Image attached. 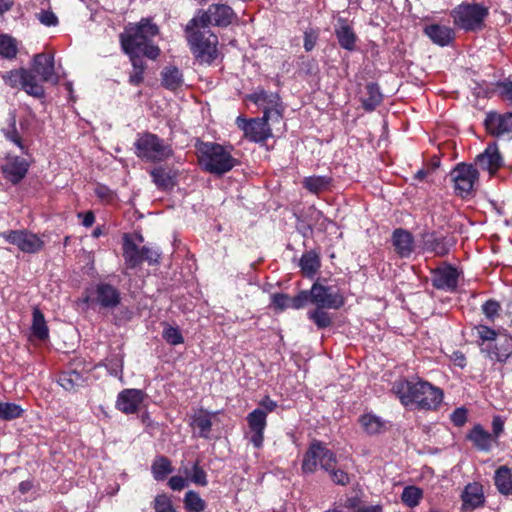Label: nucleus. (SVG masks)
<instances>
[{"instance_id":"1","label":"nucleus","mask_w":512,"mask_h":512,"mask_svg":"<svg viewBox=\"0 0 512 512\" xmlns=\"http://www.w3.org/2000/svg\"><path fill=\"white\" fill-rule=\"evenodd\" d=\"M159 33L160 28L151 17L142 18L136 24L130 23V84L139 85L144 81L145 58L151 61L159 58L161 49L153 40Z\"/></svg>"},{"instance_id":"2","label":"nucleus","mask_w":512,"mask_h":512,"mask_svg":"<svg viewBox=\"0 0 512 512\" xmlns=\"http://www.w3.org/2000/svg\"><path fill=\"white\" fill-rule=\"evenodd\" d=\"M391 391L404 407H413L419 411H437L444 399L440 387L422 379H399L393 383Z\"/></svg>"},{"instance_id":"3","label":"nucleus","mask_w":512,"mask_h":512,"mask_svg":"<svg viewBox=\"0 0 512 512\" xmlns=\"http://www.w3.org/2000/svg\"><path fill=\"white\" fill-rule=\"evenodd\" d=\"M185 37L191 53L199 64L211 65L218 56V37L209 28L204 29L196 20L185 27Z\"/></svg>"},{"instance_id":"4","label":"nucleus","mask_w":512,"mask_h":512,"mask_svg":"<svg viewBox=\"0 0 512 512\" xmlns=\"http://www.w3.org/2000/svg\"><path fill=\"white\" fill-rule=\"evenodd\" d=\"M345 297L336 286H326L316 280L309 290H301L292 297L291 306L293 309H302L308 303L315 307L338 310L345 304Z\"/></svg>"},{"instance_id":"5","label":"nucleus","mask_w":512,"mask_h":512,"mask_svg":"<svg viewBox=\"0 0 512 512\" xmlns=\"http://www.w3.org/2000/svg\"><path fill=\"white\" fill-rule=\"evenodd\" d=\"M198 160L202 169L215 176H223L238 165L231 155L232 146L227 147L215 142H200L196 145Z\"/></svg>"},{"instance_id":"6","label":"nucleus","mask_w":512,"mask_h":512,"mask_svg":"<svg viewBox=\"0 0 512 512\" xmlns=\"http://www.w3.org/2000/svg\"><path fill=\"white\" fill-rule=\"evenodd\" d=\"M135 152L146 162L160 163L170 159L174 152L170 144L158 135L146 132L135 142Z\"/></svg>"},{"instance_id":"7","label":"nucleus","mask_w":512,"mask_h":512,"mask_svg":"<svg viewBox=\"0 0 512 512\" xmlns=\"http://www.w3.org/2000/svg\"><path fill=\"white\" fill-rule=\"evenodd\" d=\"M489 9L479 3H461L451 11L454 24L465 31H480L485 26Z\"/></svg>"},{"instance_id":"8","label":"nucleus","mask_w":512,"mask_h":512,"mask_svg":"<svg viewBox=\"0 0 512 512\" xmlns=\"http://www.w3.org/2000/svg\"><path fill=\"white\" fill-rule=\"evenodd\" d=\"M453 183V192L461 199H469L475 195V186L479 182L478 169L473 164L458 163L449 173Z\"/></svg>"},{"instance_id":"9","label":"nucleus","mask_w":512,"mask_h":512,"mask_svg":"<svg viewBox=\"0 0 512 512\" xmlns=\"http://www.w3.org/2000/svg\"><path fill=\"white\" fill-rule=\"evenodd\" d=\"M333 463H337L336 454L324 442L314 439L303 455L301 470L303 474H313L318 465L321 469L328 470Z\"/></svg>"},{"instance_id":"10","label":"nucleus","mask_w":512,"mask_h":512,"mask_svg":"<svg viewBox=\"0 0 512 512\" xmlns=\"http://www.w3.org/2000/svg\"><path fill=\"white\" fill-rule=\"evenodd\" d=\"M235 18L236 13L229 5L214 3L209 5L207 10L199 9L192 20H196L200 26L207 29L211 25L226 28L232 24Z\"/></svg>"},{"instance_id":"11","label":"nucleus","mask_w":512,"mask_h":512,"mask_svg":"<svg viewBox=\"0 0 512 512\" xmlns=\"http://www.w3.org/2000/svg\"><path fill=\"white\" fill-rule=\"evenodd\" d=\"M2 80L11 88H21L28 95L42 98L44 87L38 82L35 75L26 68L13 69L2 74Z\"/></svg>"},{"instance_id":"12","label":"nucleus","mask_w":512,"mask_h":512,"mask_svg":"<svg viewBox=\"0 0 512 512\" xmlns=\"http://www.w3.org/2000/svg\"><path fill=\"white\" fill-rule=\"evenodd\" d=\"M1 236L24 253H38L44 247V241L38 235L26 229L10 230L1 233Z\"/></svg>"},{"instance_id":"13","label":"nucleus","mask_w":512,"mask_h":512,"mask_svg":"<svg viewBox=\"0 0 512 512\" xmlns=\"http://www.w3.org/2000/svg\"><path fill=\"white\" fill-rule=\"evenodd\" d=\"M484 126L491 136L512 138V112L498 113L490 111L486 113Z\"/></svg>"},{"instance_id":"14","label":"nucleus","mask_w":512,"mask_h":512,"mask_svg":"<svg viewBox=\"0 0 512 512\" xmlns=\"http://www.w3.org/2000/svg\"><path fill=\"white\" fill-rule=\"evenodd\" d=\"M236 123L244 132L245 137L251 142L263 143L272 136L270 125H266L261 117L245 119L239 116L236 119Z\"/></svg>"},{"instance_id":"15","label":"nucleus","mask_w":512,"mask_h":512,"mask_svg":"<svg viewBox=\"0 0 512 512\" xmlns=\"http://www.w3.org/2000/svg\"><path fill=\"white\" fill-rule=\"evenodd\" d=\"M459 276L455 266L445 263L432 271V286L438 290L453 292L457 289Z\"/></svg>"},{"instance_id":"16","label":"nucleus","mask_w":512,"mask_h":512,"mask_svg":"<svg viewBox=\"0 0 512 512\" xmlns=\"http://www.w3.org/2000/svg\"><path fill=\"white\" fill-rule=\"evenodd\" d=\"M31 71L35 77L39 76L42 82L57 83L58 77L55 75L54 56L47 53H38L33 56Z\"/></svg>"},{"instance_id":"17","label":"nucleus","mask_w":512,"mask_h":512,"mask_svg":"<svg viewBox=\"0 0 512 512\" xmlns=\"http://www.w3.org/2000/svg\"><path fill=\"white\" fill-rule=\"evenodd\" d=\"M246 421L251 432L250 442L255 448H262L267 426L266 414L262 410L254 409L247 415Z\"/></svg>"},{"instance_id":"18","label":"nucleus","mask_w":512,"mask_h":512,"mask_svg":"<svg viewBox=\"0 0 512 512\" xmlns=\"http://www.w3.org/2000/svg\"><path fill=\"white\" fill-rule=\"evenodd\" d=\"M161 251L158 248L143 246L138 247L130 239V269L144 262L148 265H157L160 263Z\"/></svg>"},{"instance_id":"19","label":"nucleus","mask_w":512,"mask_h":512,"mask_svg":"<svg viewBox=\"0 0 512 512\" xmlns=\"http://www.w3.org/2000/svg\"><path fill=\"white\" fill-rule=\"evenodd\" d=\"M503 336V339H499L494 344H488L481 351L486 353L489 359L505 364L512 356V335L505 333Z\"/></svg>"},{"instance_id":"20","label":"nucleus","mask_w":512,"mask_h":512,"mask_svg":"<svg viewBox=\"0 0 512 512\" xmlns=\"http://www.w3.org/2000/svg\"><path fill=\"white\" fill-rule=\"evenodd\" d=\"M423 250L433 253L436 256L443 257L450 252L452 243L446 236L439 235L437 232L422 233Z\"/></svg>"},{"instance_id":"21","label":"nucleus","mask_w":512,"mask_h":512,"mask_svg":"<svg viewBox=\"0 0 512 512\" xmlns=\"http://www.w3.org/2000/svg\"><path fill=\"white\" fill-rule=\"evenodd\" d=\"M462 510L473 511L485 503L483 486L478 482L468 483L461 493Z\"/></svg>"},{"instance_id":"22","label":"nucleus","mask_w":512,"mask_h":512,"mask_svg":"<svg viewBox=\"0 0 512 512\" xmlns=\"http://www.w3.org/2000/svg\"><path fill=\"white\" fill-rule=\"evenodd\" d=\"M476 165L482 170H486L490 175H494L503 165V158L494 143L476 157Z\"/></svg>"},{"instance_id":"23","label":"nucleus","mask_w":512,"mask_h":512,"mask_svg":"<svg viewBox=\"0 0 512 512\" xmlns=\"http://www.w3.org/2000/svg\"><path fill=\"white\" fill-rule=\"evenodd\" d=\"M466 440L470 441L477 451L488 453L496 444L493 435L477 423L466 434Z\"/></svg>"},{"instance_id":"24","label":"nucleus","mask_w":512,"mask_h":512,"mask_svg":"<svg viewBox=\"0 0 512 512\" xmlns=\"http://www.w3.org/2000/svg\"><path fill=\"white\" fill-rule=\"evenodd\" d=\"M150 175L159 190H172L177 185L178 173L168 166H157L151 170Z\"/></svg>"},{"instance_id":"25","label":"nucleus","mask_w":512,"mask_h":512,"mask_svg":"<svg viewBox=\"0 0 512 512\" xmlns=\"http://www.w3.org/2000/svg\"><path fill=\"white\" fill-rule=\"evenodd\" d=\"M392 244L400 257H409L414 250L413 235L403 228H397L392 234Z\"/></svg>"},{"instance_id":"26","label":"nucleus","mask_w":512,"mask_h":512,"mask_svg":"<svg viewBox=\"0 0 512 512\" xmlns=\"http://www.w3.org/2000/svg\"><path fill=\"white\" fill-rule=\"evenodd\" d=\"M424 34L436 45L448 46L454 40V30L441 24H430L424 28Z\"/></svg>"},{"instance_id":"27","label":"nucleus","mask_w":512,"mask_h":512,"mask_svg":"<svg viewBox=\"0 0 512 512\" xmlns=\"http://www.w3.org/2000/svg\"><path fill=\"white\" fill-rule=\"evenodd\" d=\"M29 164L27 161L20 157L9 158L7 163L3 166V173L5 178L11 183H19L28 171Z\"/></svg>"},{"instance_id":"28","label":"nucleus","mask_w":512,"mask_h":512,"mask_svg":"<svg viewBox=\"0 0 512 512\" xmlns=\"http://www.w3.org/2000/svg\"><path fill=\"white\" fill-rule=\"evenodd\" d=\"M339 26L335 28V36L341 48L347 51L356 49L357 35L345 19H338Z\"/></svg>"},{"instance_id":"29","label":"nucleus","mask_w":512,"mask_h":512,"mask_svg":"<svg viewBox=\"0 0 512 512\" xmlns=\"http://www.w3.org/2000/svg\"><path fill=\"white\" fill-rule=\"evenodd\" d=\"M161 85L172 92L179 90L184 85L183 72L174 65L165 66L161 71Z\"/></svg>"},{"instance_id":"30","label":"nucleus","mask_w":512,"mask_h":512,"mask_svg":"<svg viewBox=\"0 0 512 512\" xmlns=\"http://www.w3.org/2000/svg\"><path fill=\"white\" fill-rule=\"evenodd\" d=\"M301 273L306 278H313L321 267L320 254L315 250L306 251L299 260Z\"/></svg>"},{"instance_id":"31","label":"nucleus","mask_w":512,"mask_h":512,"mask_svg":"<svg viewBox=\"0 0 512 512\" xmlns=\"http://www.w3.org/2000/svg\"><path fill=\"white\" fill-rule=\"evenodd\" d=\"M96 301L102 307L113 308L119 304V292L109 284H99L96 288Z\"/></svg>"},{"instance_id":"32","label":"nucleus","mask_w":512,"mask_h":512,"mask_svg":"<svg viewBox=\"0 0 512 512\" xmlns=\"http://www.w3.org/2000/svg\"><path fill=\"white\" fill-rule=\"evenodd\" d=\"M383 95L380 87L375 82H369L365 86V96L361 98V104L365 111H374L382 102Z\"/></svg>"},{"instance_id":"33","label":"nucleus","mask_w":512,"mask_h":512,"mask_svg":"<svg viewBox=\"0 0 512 512\" xmlns=\"http://www.w3.org/2000/svg\"><path fill=\"white\" fill-rule=\"evenodd\" d=\"M174 471L172 461L164 455H158L151 464V474L156 481H164Z\"/></svg>"},{"instance_id":"34","label":"nucleus","mask_w":512,"mask_h":512,"mask_svg":"<svg viewBox=\"0 0 512 512\" xmlns=\"http://www.w3.org/2000/svg\"><path fill=\"white\" fill-rule=\"evenodd\" d=\"M494 484L497 490L503 495L512 493V470L502 465L497 468L494 474Z\"/></svg>"},{"instance_id":"35","label":"nucleus","mask_w":512,"mask_h":512,"mask_svg":"<svg viewBox=\"0 0 512 512\" xmlns=\"http://www.w3.org/2000/svg\"><path fill=\"white\" fill-rule=\"evenodd\" d=\"M31 331L32 335L41 341H45L49 337V329L44 314L37 307L33 309Z\"/></svg>"},{"instance_id":"36","label":"nucleus","mask_w":512,"mask_h":512,"mask_svg":"<svg viewBox=\"0 0 512 512\" xmlns=\"http://www.w3.org/2000/svg\"><path fill=\"white\" fill-rule=\"evenodd\" d=\"M5 138L15 144L22 153L27 154V146L16 128V117L11 114L8 119V126L2 129Z\"/></svg>"},{"instance_id":"37","label":"nucleus","mask_w":512,"mask_h":512,"mask_svg":"<svg viewBox=\"0 0 512 512\" xmlns=\"http://www.w3.org/2000/svg\"><path fill=\"white\" fill-rule=\"evenodd\" d=\"M84 382L81 373L75 370L64 371L59 375L58 383L67 391L75 390Z\"/></svg>"},{"instance_id":"38","label":"nucleus","mask_w":512,"mask_h":512,"mask_svg":"<svg viewBox=\"0 0 512 512\" xmlns=\"http://www.w3.org/2000/svg\"><path fill=\"white\" fill-rule=\"evenodd\" d=\"M359 422L363 430L369 435L379 434L384 427L381 418L371 413L361 415Z\"/></svg>"},{"instance_id":"39","label":"nucleus","mask_w":512,"mask_h":512,"mask_svg":"<svg viewBox=\"0 0 512 512\" xmlns=\"http://www.w3.org/2000/svg\"><path fill=\"white\" fill-rule=\"evenodd\" d=\"M183 504L186 512H203L207 507L206 502L194 490H189L185 493Z\"/></svg>"},{"instance_id":"40","label":"nucleus","mask_w":512,"mask_h":512,"mask_svg":"<svg viewBox=\"0 0 512 512\" xmlns=\"http://www.w3.org/2000/svg\"><path fill=\"white\" fill-rule=\"evenodd\" d=\"M330 182L331 178L326 176H309L304 178L302 184L309 192L319 194L328 188Z\"/></svg>"},{"instance_id":"41","label":"nucleus","mask_w":512,"mask_h":512,"mask_svg":"<svg viewBox=\"0 0 512 512\" xmlns=\"http://www.w3.org/2000/svg\"><path fill=\"white\" fill-rule=\"evenodd\" d=\"M326 308L315 307L307 313L308 318L316 325L318 329H325L332 325L333 318Z\"/></svg>"},{"instance_id":"42","label":"nucleus","mask_w":512,"mask_h":512,"mask_svg":"<svg viewBox=\"0 0 512 512\" xmlns=\"http://www.w3.org/2000/svg\"><path fill=\"white\" fill-rule=\"evenodd\" d=\"M193 423L199 429V437L208 439L212 429L210 414L204 410H201L199 414L194 415Z\"/></svg>"},{"instance_id":"43","label":"nucleus","mask_w":512,"mask_h":512,"mask_svg":"<svg viewBox=\"0 0 512 512\" xmlns=\"http://www.w3.org/2000/svg\"><path fill=\"white\" fill-rule=\"evenodd\" d=\"M423 497V491L417 486H406L401 494L402 502L409 508L416 507Z\"/></svg>"},{"instance_id":"44","label":"nucleus","mask_w":512,"mask_h":512,"mask_svg":"<svg viewBox=\"0 0 512 512\" xmlns=\"http://www.w3.org/2000/svg\"><path fill=\"white\" fill-rule=\"evenodd\" d=\"M18 47L16 40L7 35H0V55L8 60L14 59L17 56Z\"/></svg>"},{"instance_id":"45","label":"nucleus","mask_w":512,"mask_h":512,"mask_svg":"<svg viewBox=\"0 0 512 512\" xmlns=\"http://www.w3.org/2000/svg\"><path fill=\"white\" fill-rule=\"evenodd\" d=\"M23 409L15 404L8 402H0V419L11 421L22 416Z\"/></svg>"},{"instance_id":"46","label":"nucleus","mask_w":512,"mask_h":512,"mask_svg":"<svg viewBox=\"0 0 512 512\" xmlns=\"http://www.w3.org/2000/svg\"><path fill=\"white\" fill-rule=\"evenodd\" d=\"M162 338L170 345L176 346L184 343V337L178 327L163 323Z\"/></svg>"},{"instance_id":"47","label":"nucleus","mask_w":512,"mask_h":512,"mask_svg":"<svg viewBox=\"0 0 512 512\" xmlns=\"http://www.w3.org/2000/svg\"><path fill=\"white\" fill-rule=\"evenodd\" d=\"M247 98L256 105L268 104L269 106L276 104L279 100V96L277 94H269L265 90L249 94Z\"/></svg>"},{"instance_id":"48","label":"nucleus","mask_w":512,"mask_h":512,"mask_svg":"<svg viewBox=\"0 0 512 512\" xmlns=\"http://www.w3.org/2000/svg\"><path fill=\"white\" fill-rule=\"evenodd\" d=\"M261 118L266 123V125H270V122L272 124L280 123L283 118V115L281 109L279 108L278 102L271 106L264 107L263 116Z\"/></svg>"},{"instance_id":"49","label":"nucleus","mask_w":512,"mask_h":512,"mask_svg":"<svg viewBox=\"0 0 512 512\" xmlns=\"http://www.w3.org/2000/svg\"><path fill=\"white\" fill-rule=\"evenodd\" d=\"M481 310L487 320L493 323L500 314L501 305L497 300L489 299L482 304Z\"/></svg>"},{"instance_id":"50","label":"nucleus","mask_w":512,"mask_h":512,"mask_svg":"<svg viewBox=\"0 0 512 512\" xmlns=\"http://www.w3.org/2000/svg\"><path fill=\"white\" fill-rule=\"evenodd\" d=\"M153 508L155 512H176L170 496L165 493L158 494L154 498Z\"/></svg>"},{"instance_id":"51","label":"nucleus","mask_w":512,"mask_h":512,"mask_svg":"<svg viewBox=\"0 0 512 512\" xmlns=\"http://www.w3.org/2000/svg\"><path fill=\"white\" fill-rule=\"evenodd\" d=\"M335 465L336 463H333L330 469L325 471L329 473V476L334 484L347 486L350 483L349 474L342 469H336Z\"/></svg>"},{"instance_id":"52","label":"nucleus","mask_w":512,"mask_h":512,"mask_svg":"<svg viewBox=\"0 0 512 512\" xmlns=\"http://www.w3.org/2000/svg\"><path fill=\"white\" fill-rule=\"evenodd\" d=\"M147 399L148 395L142 390L130 388V414L137 413L141 404Z\"/></svg>"},{"instance_id":"53","label":"nucleus","mask_w":512,"mask_h":512,"mask_svg":"<svg viewBox=\"0 0 512 512\" xmlns=\"http://www.w3.org/2000/svg\"><path fill=\"white\" fill-rule=\"evenodd\" d=\"M319 29L318 28H307L303 33L304 40V49L306 52H311L317 45L319 39Z\"/></svg>"},{"instance_id":"54","label":"nucleus","mask_w":512,"mask_h":512,"mask_svg":"<svg viewBox=\"0 0 512 512\" xmlns=\"http://www.w3.org/2000/svg\"><path fill=\"white\" fill-rule=\"evenodd\" d=\"M123 367H124V358L123 356L118 357L117 355H112L108 360L107 368L111 375L119 377L120 381L123 382Z\"/></svg>"},{"instance_id":"55","label":"nucleus","mask_w":512,"mask_h":512,"mask_svg":"<svg viewBox=\"0 0 512 512\" xmlns=\"http://www.w3.org/2000/svg\"><path fill=\"white\" fill-rule=\"evenodd\" d=\"M477 329V332H478V344L479 345H483L485 342H493V341H496L497 339V336H498V332L487 326V325H478L476 327Z\"/></svg>"},{"instance_id":"56","label":"nucleus","mask_w":512,"mask_h":512,"mask_svg":"<svg viewBox=\"0 0 512 512\" xmlns=\"http://www.w3.org/2000/svg\"><path fill=\"white\" fill-rule=\"evenodd\" d=\"M496 89L501 99L512 105V81H499L496 83Z\"/></svg>"},{"instance_id":"57","label":"nucleus","mask_w":512,"mask_h":512,"mask_svg":"<svg viewBox=\"0 0 512 512\" xmlns=\"http://www.w3.org/2000/svg\"><path fill=\"white\" fill-rule=\"evenodd\" d=\"M191 481L199 486H206L208 484L206 471L196 462L192 466Z\"/></svg>"},{"instance_id":"58","label":"nucleus","mask_w":512,"mask_h":512,"mask_svg":"<svg viewBox=\"0 0 512 512\" xmlns=\"http://www.w3.org/2000/svg\"><path fill=\"white\" fill-rule=\"evenodd\" d=\"M291 300L292 298L285 293H275L272 295V305L278 311H284L289 307L292 308Z\"/></svg>"},{"instance_id":"59","label":"nucleus","mask_w":512,"mask_h":512,"mask_svg":"<svg viewBox=\"0 0 512 512\" xmlns=\"http://www.w3.org/2000/svg\"><path fill=\"white\" fill-rule=\"evenodd\" d=\"M451 422L456 427H462L467 422V409L464 407L456 408L450 415Z\"/></svg>"},{"instance_id":"60","label":"nucleus","mask_w":512,"mask_h":512,"mask_svg":"<svg viewBox=\"0 0 512 512\" xmlns=\"http://www.w3.org/2000/svg\"><path fill=\"white\" fill-rule=\"evenodd\" d=\"M259 407L256 408L257 410H262L266 416L269 413L274 412L278 408V403L271 399L269 395H265L258 403Z\"/></svg>"},{"instance_id":"61","label":"nucleus","mask_w":512,"mask_h":512,"mask_svg":"<svg viewBox=\"0 0 512 512\" xmlns=\"http://www.w3.org/2000/svg\"><path fill=\"white\" fill-rule=\"evenodd\" d=\"M504 432V420L501 416L495 415L492 419V432L490 435H493V440L497 444L499 437Z\"/></svg>"},{"instance_id":"62","label":"nucleus","mask_w":512,"mask_h":512,"mask_svg":"<svg viewBox=\"0 0 512 512\" xmlns=\"http://www.w3.org/2000/svg\"><path fill=\"white\" fill-rule=\"evenodd\" d=\"M37 19L45 26H56L58 18L52 11L42 10L37 14Z\"/></svg>"},{"instance_id":"63","label":"nucleus","mask_w":512,"mask_h":512,"mask_svg":"<svg viewBox=\"0 0 512 512\" xmlns=\"http://www.w3.org/2000/svg\"><path fill=\"white\" fill-rule=\"evenodd\" d=\"M95 194L103 201L110 202L114 198L113 192L106 186L98 184L95 187Z\"/></svg>"},{"instance_id":"64","label":"nucleus","mask_w":512,"mask_h":512,"mask_svg":"<svg viewBox=\"0 0 512 512\" xmlns=\"http://www.w3.org/2000/svg\"><path fill=\"white\" fill-rule=\"evenodd\" d=\"M187 485L186 479L182 476H172L168 480V486L174 491H180Z\"/></svg>"}]
</instances>
